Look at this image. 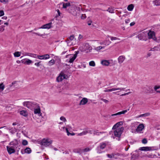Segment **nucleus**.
Here are the masks:
<instances>
[{"mask_svg": "<svg viewBox=\"0 0 160 160\" xmlns=\"http://www.w3.org/2000/svg\"><path fill=\"white\" fill-rule=\"evenodd\" d=\"M22 144L23 146H26L28 144V142L26 140H22Z\"/></svg>", "mask_w": 160, "mask_h": 160, "instance_id": "ea45409f", "label": "nucleus"}, {"mask_svg": "<svg viewBox=\"0 0 160 160\" xmlns=\"http://www.w3.org/2000/svg\"><path fill=\"white\" fill-rule=\"evenodd\" d=\"M114 11L115 9H114V8L112 7H109L108 9L106 10V11L112 13H114Z\"/></svg>", "mask_w": 160, "mask_h": 160, "instance_id": "a878e982", "label": "nucleus"}, {"mask_svg": "<svg viewBox=\"0 0 160 160\" xmlns=\"http://www.w3.org/2000/svg\"><path fill=\"white\" fill-rule=\"evenodd\" d=\"M84 130H87V133H90V134H92V133L93 131L92 130H90L89 129H85Z\"/></svg>", "mask_w": 160, "mask_h": 160, "instance_id": "c03bdc74", "label": "nucleus"}, {"mask_svg": "<svg viewBox=\"0 0 160 160\" xmlns=\"http://www.w3.org/2000/svg\"><path fill=\"white\" fill-rule=\"evenodd\" d=\"M160 88V86L159 85H156L154 87V90L158 93H160V91L158 90V89L159 88Z\"/></svg>", "mask_w": 160, "mask_h": 160, "instance_id": "f704fd0d", "label": "nucleus"}, {"mask_svg": "<svg viewBox=\"0 0 160 160\" xmlns=\"http://www.w3.org/2000/svg\"><path fill=\"white\" fill-rule=\"evenodd\" d=\"M87 133V130H85L83 131L82 132L79 133L78 135L79 136H81L82 135H83L86 134Z\"/></svg>", "mask_w": 160, "mask_h": 160, "instance_id": "e433bc0d", "label": "nucleus"}, {"mask_svg": "<svg viewBox=\"0 0 160 160\" xmlns=\"http://www.w3.org/2000/svg\"><path fill=\"white\" fill-rule=\"evenodd\" d=\"M102 47L101 46H99L96 49L97 50H99L102 49Z\"/></svg>", "mask_w": 160, "mask_h": 160, "instance_id": "bf43d9fd", "label": "nucleus"}, {"mask_svg": "<svg viewBox=\"0 0 160 160\" xmlns=\"http://www.w3.org/2000/svg\"><path fill=\"white\" fill-rule=\"evenodd\" d=\"M129 110V109L123 110L122 111L118 112L116 113L112 114L111 115V116H117V115H120L122 114H124Z\"/></svg>", "mask_w": 160, "mask_h": 160, "instance_id": "f3484780", "label": "nucleus"}, {"mask_svg": "<svg viewBox=\"0 0 160 160\" xmlns=\"http://www.w3.org/2000/svg\"><path fill=\"white\" fill-rule=\"evenodd\" d=\"M4 27H5V26L4 25L1 26L0 27V32H1V31L2 32L4 30Z\"/></svg>", "mask_w": 160, "mask_h": 160, "instance_id": "09e8293b", "label": "nucleus"}, {"mask_svg": "<svg viewBox=\"0 0 160 160\" xmlns=\"http://www.w3.org/2000/svg\"><path fill=\"white\" fill-rule=\"evenodd\" d=\"M139 150L141 151H151L152 150V148L151 147H140L139 148Z\"/></svg>", "mask_w": 160, "mask_h": 160, "instance_id": "dca6fc26", "label": "nucleus"}, {"mask_svg": "<svg viewBox=\"0 0 160 160\" xmlns=\"http://www.w3.org/2000/svg\"><path fill=\"white\" fill-rule=\"evenodd\" d=\"M41 61H40L39 62H36L35 63V65L37 66V67H39L40 64V63L41 62Z\"/></svg>", "mask_w": 160, "mask_h": 160, "instance_id": "864d4df0", "label": "nucleus"}, {"mask_svg": "<svg viewBox=\"0 0 160 160\" xmlns=\"http://www.w3.org/2000/svg\"><path fill=\"white\" fill-rule=\"evenodd\" d=\"M1 2H8V0H0Z\"/></svg>", "mask_w": 160, "mask_h": 160, "instance_id": "0e129e2a", "label": "nucleus"}, {"mask_svg": "<svg viewBox=\"0 0 160 160\" xmlns=\"http://www.w3.org/2000/svg\"><path fill=\"white\" fill-rule=\"evenodd\" d=\"M20 141L17 139H14L10 142L9 144V145L7 146V149L8 153L9 154H11L15 152L16 149H20V148L19 147L20 146Z\"/></svg>", "mask_w": 160, "mask_h": 160, "instance_id": "f257e3e1", "label": "nucleus"}, {"mask_svg": "<svg viewBox=\"0 0 160 160\" xmlns=\"http://www.w3.org/2000/svg\"><path fill=\"white\" fill-rule=\"evenodd\" d=\"M32 53H26L25 55L29 56L32 57Z\"/></svg>", "mask_w": 160, "mask_h": 160, "instance_id": "052dcab7", "label": "nucleus"}, {"mask_svg": "<svg viewBox=\"0 0 160 160\" xmlns=\"http://www.w3.org/2000/svg\"><path fill=\"white\" fill-rule=\"evenodd\" d=\"M21 62L22 63L27 65H29L33 62L31 60L27 58L22 59L21 60Z\"/></svg>", "mask_w": 160, "mask_h": 160, "instance_id": "f8f14e48", "label": "nucleus"}, {"mask_svg": "<svg viewBox=\"0 0 160 160\" xmlns=\"http://www.w3.org/2000/svg\"><path fill=\"white\" fill-rule=\"evenodd\" d=\"M144 126L143 124H140L137 126L135 124L133 123L132 124V129H133L134 128H137L135 129L136 132L138 133H141V132L144 129Z\"/></svg>", "mask_w": 160, "mask_h": 160, "instance_id": "39448f33", "label": "nucleus"}, {"mask_svg": "<svg viewBox=\"0 0 160 160\" xmlns=\"http://www.w3.org/2000/svg\"><path fill=\"white\" fill-rule=\"evenodd\" d=\"M52 22H50L48 23L42 25L40 28L43 29H49L51 28Z\"/></svg>", "mask_w": 160, "mask_h": 160, "instance_id": "4468645a", "label": "nucleus"}, {"mask_svg": "<svg viewBox=\"0 0 160 160\" xmlns=\"http://www.w3.org/2000/svg\"><path fill=\"white\" fill-rule=\"evenodd\" d=\"M94 133H93V135H97L99 136L100 135V134H102L104 133H105V132H99L98 131V130H94Z\"/></svg>", "mask_w": 160, "mask_h": 160, "instance_id": "bb28decb", "label": "nucleus"}, {"mask_svg": "<svg viewBox=\"0 0 160 160\" xmlns=\"http://www.w3.org/2000/svg\"><path fill=\"white\" fill-rule=\"evenodd\" d=\"M91 150V148H86L84 149H82L83 153L84 152H87L90 151Z\"/></svg>", "mask_w": 160, "mask_h": 160, "instance_id": "58836bf2", "label": "nucleus"}, {"mask_svg": "<svg viewBox=\"0 0 160 160\" xmlns=\"http://www.w3.org/2000/svg\"><path fill=\"white\" fill-rule=\"evenodd\" d=\"M89 65L90 66L94 67L95 66V64L93 61H91L89 62Z\"/></svg>", "mask_w": 160, "mask_h": 160, "instance_id": "79ce46f5", "label": "nucleus"}, {"mask_svg": "<svg viewBox=\"0 0 160 160\" xmlns=\"http://www.w3.org/2000/svg\"><path fill=\"white\" fill-rule=\"evenodd\" d=\"M68 38L70 40L72 41L74 38V36L73 35H71Z\"/></svg>", "mask_w": 160, "mask_h": 160, "instance_id": "603ef678", "label": "nucleus"}, {"mask_svg": "<svg viewBox=\"0 0 160 160\" xmlns=\"http://www.w3.org/2000/svg\"><path fill=\"white\" fill-rule=\"evenodd\" d=\"M123 121H120L117 122L115 124L112 128V129H115L118 128L120 125H122L123 124Z\"/></svg>", "mask_w": 160, "mask_h": 160, "instance_id": "6ab92c4d", "label": "nucleus"}, {"mask_svg": "<svg viewBox=\"0 0 160 160\" xmlns=\"http://www.w3.org/2000/svg\"><path fill=\"white\" fill-rule=\"evenodd\" d=\"M57 12H58V16H60V14H61V13H60V11L59 10V9H58L57 10Z\"/></svg>", "mask_w": 160, "mask_h": 160, "instance_id": "338daca9", "label": "nucleus"}, {"mask_svg": "<svg viewBox=\"0 0 160 160\" xmlns=\"http://www.w3.org/2000/svg\"><path fill=\"white\" fill-rule=\"evenodd\" d=\"M101 63L102 65L105 66H108L110 64V62L106 60H103L102 61H101Z\"/></svg>", "mask_w": 160, "mask_h": 160, "instance_id": "393cba45", "label": "nucleus"}, {"mask_svg": "<svg viewBox=\"0 0 160 160\" xmlns=\"http://www.w3.org/2000/svg\"><path fill=\"white\" fill-rule=\"evenodd\" d=\"M154 91V90L151 87H148L147 90L145 91V92L147 93H153Z\"/></svg>", "mask_w": 160, "mask_h": 160, "instance_id": "4be33fe9", "label": "nucleus"}, {"mask_svg": "<svg viewBox=\"0 0 160 160\" xmlns=\"http://www.w3.org/2000/svg\"><path fill=\"white\" fill-rule=\"evenodd\" d=\"M66 130L67 133V135L68 136H69L71 134V133L69 132V131H68V128H66Z\"/></svg>", "mask_w": 160, "mask_h": 160, "instance_id": "4d7b16f0", "label": "nucleus"}, {"mask_svg": "<svg viewBox=\"0 0 160 160\" xmlns=\"http://www.w3.org/2000/svg\"><path fill=\"white\" fill-rule=\"evenodd\" d=\"M111 41H108L107 40H105L101 43V44H104L105 45H109L110 43H111Z\"/></svg>", "mask_w": 160, "mask_h": 160, "instance_id": "7c9ffc66", "label": "nucleus"}, {"mask_svg": "<svg viewBox=\"0 0 160 160\" xmlns=\"http://www.w3.org/2000/svg\"><path fill=\"white\" fill-rule=\"evenodd\" d=\"M71 4L70 3H63V8H66L67 7L70 6Z\"/></svg>", "mask_w": 160, "mask_h": 160, "instance_id": "c85d7f7f", "label": "nucleus"}, {"mask_svg": "<svg viewBox=\"0 0 160 160\" xmlns=\"http://www.w3.org/2000/svg\"><path fill=\"white\" fill-rule=\"evenodd\" d=\"M150 115V113L148 112V113H144V114H142L138 116V117H146V116H149Z\"/></svg>", "mask_w": 160, "mask_h": 160, "instance_id": "473e14b6", "label": "nucleus"}, {"mask_svg": "<svg viewBox=\"0 0 160 160\" xmlns=\"http://www.w3.org/2000/svg\"><path fill=\"white\" fill-rule=\"evenodd\" d=\"M124 130L123 127L116 128L114 131V135L115 137H118V140L120 139V137Z\"/></svg>", "mask_w": 160, "mask_h": 160, "instance_id": "0eeeda50", "label": "nucleus"}, {"mask_svg": "<svg viewBox=\"0 0 160 160\" xmlns=\"http://www.w3.org/2000/svg\"><path fill=\"white\" fill-rule=\"evenodd\" d=\"M148 141L146 138H144L142 140V143L143 144H146L147 143Z\"/></svg>", "mask_w": 160, "mask_h": 160, "instance_id": "49530a36", "label": "nucleus"}, {"mask_svg": "<svg viewBox=\"0 0 160 160\" xmlns=\"http://www.w3.org/2000/svg\"><path fill=\"white\" fill-rule=\"evenodd\" d=\"M135 23L134 22H131L130 23V26H132L134 25H135Z\"/></svg>", "mask_w": 160, "mask_h": 160, "instance_id": "69168bd1", "label": "nucleus"}, {"mask_svg": "<svg viewBox=\"0 0 160 160\" xmlns=\"http://www.w3.org/2000/svg\"><path fill=\"white\" fill-rule=\"evenodd\" d=\"M106 146V142L100 143L96 148L97 152L98 153H101L103 152V150L105 148Z\"/></svg>", "mask_w": 160, "mask_h": 160, "instance_id": "20e7f679", "label": "nucleus"}, {"mask_svg": "<svg viewBox=\"0 0 160 160\" xmlns=\"http://www.w3.org/2000/svg\"><path fill=\"white\" fill-rule=\"evenodd\" d=\"M52 141L50 139L44 138L42 140V141L40 143V144L42 145L45 147H47L49 146L52 143Z\"/></svg>", "mask_w": 160, "mask_h": 160, "instance_id": "423d86ee", "label": "nucleus"}, {"mask_svg": "<svg viewBox=\"0 0 160 160\" xmlns=\"http://www.w3.org/2000/svg\"><path fill=\"white\" fill-rule=\"evenodd\" d=\"M33 110H34V113L35 114H41V112L40 108L39 105L36 108H35V109H34Z\"/></svg>", "mask_w": 160, "mask_h": 160, "instance_id": "a211bd4d", "label": "nucleus"}, {"mask_svg": "<svg viewBox=\"0 0 160 160\" xmlns=\"http://www.w3.org/2000/svg\"><path fill=\"white\" fill-rule=\"evenodd\" d=\"M134 8V6L133 4H131L129 5L127 8L128 10L129 11H132Z\"/></svg>", "mask_w": 160, "mask_h": 160, "instance_id": "c756f323", "label": "nucleus"}, {"mask_svg": "<svg viewBox=\"0 0 160 160\" xmlns=\"http://www.w3.org/2000/svg\"><path fill=\"white\" fill-rule=\"evenodd\" d=\"M21 52H16L14 53V55L15 57H18L20 56Z\"/></svg>", "mask_w": 160, "mask_h": 160, "instance_id": "c9c22d12", "label": "nucleus"}, {"mask_svg": "<svg viewBox=\"0 0 160 160\" xmlns=\"http://www.w3.org/2000/svg\"><path fill=\"white\" fill-rule=\"evenodd\" d=\"M154 4L156 6L160 5V0H155L153 1Z\"/></svg>", "mask_w": 160, "mask_h": 160, "instance_id": "cd10ccee", "label": "nucleus"}, {"mask_svg": "<svg viewBox=\"0 0 160 160\" xmlns=\"http://www.w3.org/2000/svg\"><path fill=\"white\" fill-rule=\"evenodd\" d=\"M7 18V17L6 16H4L2 18V19L6 20Z\"/></svg>", "mask_w": 160, "mask_h": 160, "instance_id": "774afa93", "label": "nucleus"}, {"mask_svg": "<svg viewBox=\"0 0 160 160\" xmlns=\"http://www.w3.org/2000/svg\"><path fill=\"white\" fill-rule=\"evenodd\" d=\"M125 88H115V89H116V90H124Z\"/></svg>", "mask_w": 160, "mask_h": 160, "instance_id": "e2e57ef3", "label": "nucleus"}, {"mask_svg": "<svg viewBox=\"0 0 160 160\" xmlns=\"http://www.w3.org/2000/svg\"><path fill=\"white\" fill-rule=\"evenodd\" d=\"M33 34H35L37 35H38V36H42L43 35H44V34H39V33H36V32H32Z\"/></svg>", "mask_w": 160, "mask_h": 160, "instance_id": "13d9d810", "label": "nucleus"}, {"mask_svg": "<svg viewBox=\"0 0 160 160\" xmlns=\"http://www.w3.org/2000/svg\"><path fill=\"white\" fill-rule=\"evenodd\" d=\"M50 58V56L48 54H46L42 55H38V59L41 60L47 59Z\"/></svg>", "mask_w": 160, "mask_h": 160, "instance_id": "9b49d317", "label": "nucleus"}, {"mask_svg": "<svg viewBox=\"0 0 160 160\" xmlns=\"http://www.w3.org/2000/svg\"><path fill=\"white\" fill-rule=\"evenodd\" d=\"M68 78V76L63 72H61L59 76L57 77L56 80H63V79H66Z\"/></svg>", "mask_w": 160, "mask_h": 160, "instance_id": "6e6552de", "label": "nucleus"}, {"mask_svg": "<svg viewBox=\"0 0 160 160\" xmlns=\"http://www.w3.org/2000/svg\"><path fill=\"white\" fill-rule=\"evenodd\" d=\"M125 59V57L124 56H121L119 57L118 58V62L121 64L122 63L123 61Z\"/></svg>", "mask_w": 160, "mask_h": 160, "instance_id": "b1692460", "label": "nucleus"}, {"mask_svg": "<svg viewBox=\"0 0 160 160\" xmlns=\"http://www.w3.org/2000/svg\"><path fill=\"white\" fill-rule=\"evenodd\" d=\"M108 37L110 38H111V40L112 41L113 40H117V39H118L119 40H120L119 38H118L116 37H111V36H108Z\"/></svg>", "mask_w": 160, "mask_h": 160, "instance_id": "a19ab883", "label": "nucleus"}, {"mask_svg": "<svg viewBox=\"0 0 160 160\" xmlns=\"http://www.w3.org/2000/svg\"><path fill=\"white\" fill-rule=\"evenodd\" d=\"M60 120L63 121L64 122H65L66 121H67L65 118L63 116L61 117L60 118Z\"/></svg>", "mask_w": 160, "mask_h": 160, "instance_id": "a18cd8bd", "label": "nucleus"}, {"mask_svg": "<svg viewBox=\"0 0 160 160\" xmlns=\"http://www.w3.org/2000/svg\"><path fill=\"white\" fill-rule=\"evenodd\" d=\"M5 88V86L3 83L0 84V92L2 91Z\"/></svg>", "mask_w": 160, "mask_h": 160, "instance_id": "2f4dec72", "label": "nucleus"}, {"mask_svg": "<svg viewBox=\"0 0 160 160\" xmlns=\"http://www.w3.org/2000/svg\"><path fill=\"white\" fill-rule=\"evenodd\" d=\"M147 35L148 36V38L149 39L152 38L154 40L156 39V38L155 37V33L153 31H150L149 32H147Z\"/></svg>", "mask_w": 160, "mask_h": 160, "instance_id": "1a4fd4ad", "label": "nucleus"}, {"mask_svg": "<svg viewBox=\"0 0 160 160\" xmlns=\"http://www.w3.org/2000/svg\"><path fill=\"white\" fill-rule=\"evenodd\" d=\"M79 52V51L75 52V54L73 55V56L72 57H70L68 61L70 63H73L74 60L76 58Z\"/></svg>", "mask_w": 160, "mask_h": 160, "instance_id": "9d476101", "label": "nucleus"}, {"mask_svg": "<svg viewBox=\"0 0 160 160\" xmlns=\"http://www.w3.org/2000/svg\"><path fill=\"white\" fill-rule=\"evenodd\" d=\"M32 152L31 149L29 148H26L24 150V152L22 150L21 151V153L22 154H24L25 153L30 154Z\"/></svg>", "mask_w": 160, "mask_h": 160, "instance_id": "2eb2a0df", "label": "nucleus"}, {"mask_svg": "<svg viewBox=\"0 0 160 160\" xmlns=\"http://www.w3.org/2000/svg\"><path fill=\"white\" fill-rule=\"evenodd\" d=\"M116 89H115V88H113L112 89H108L106 90H105V92H112V91H115Z\"/></svg>", "mask_w": 160, "mask_h": 160, "instance_id": "37998d69", "label": "nucleus"}, {"mask_svg": "<svg viewBox=\"0 0 160 160\" xmlns=\"http://www.w3.org/2000/svg\"><path fill=\"white\" fill-rule=\"evenodd\" d=\"M82 149L81 148L75 149L73 150V152L76 153H79L80 154H82L83 153Z\"/></svg>", "mask_w": 160, "mask_h": 160, "instance_id": "412c9836", "label": "nucleus"}, {"mask_svg": "<svg viewBox=\"0 0 160 160\" xmlns=\"http://www.w3.org/2000/svg\"><path fill=\"white\" fill-rule=\"evenodd\" d=\"M88 101V100L87 98H83L80 101L79 105H83L86 104Z\"/></svg>", "mask_w": 160, "mask_h": 160, "instance_id": "aec40b11", "label": "nucleus"}, {"mask_svg": "<svg viewBox=\"0 0 160 160\" xmlns=\"http://www.w3.org/2000/svg\"><path fill=\"white\" fill-rule=\"evenodd\" d=\"M160 47V45H159V46H156L154 47L153 48V49H154L155 50H158V49L159 50Z\"/></svg>", "mask_w": 160, "mask_h": 160, "instance_id": "8fccbe9b", "label": "nucleus"}, {"mask_svg": "<svg viewBox=\"0 0 160 160\" xmlns=\"http://www.w3.org/2000/svg\"><path fill=\"white\" fill-rule=\"evenodd\" d=\"M130 22V19H127L125 20V22L126 24Z\"/></svg>", "mask_w": 160, "mask_h": 160, "instance_id": "680f3d73", "label": "nucleus"}, {"mask_svg": "<svg viewBox=\"0 0 160 160\" xmlns=\"http://www.w3.org/2000/svg\"><path fill=\"white\" fill-rule=\"evenodd\" d=\"M48 64L49 66L53 65L55 63V61L54 59H52L48 62Z\"/></svg>", "mask_w": 160, "mask_h": 160, "instance_id": "4c0bfd02", "label": "nucleus"}, {"mask_svg": "<svg viewBox=\"0 0 160 160\" xmlns=\"http://www.w3.org/2000/svg\"><path fill=\"white\" fill-rule=\"evenodd\" d=\"M23 105L31 110H33L39 104L35 102L26 101L23 102Z\"/></svg>", "mask_w": 160, "mask_h": 160, "instance_id": "f03ea898", "label": "nucleus"}, {"mask_svg": "<svg viewBox=\"0 0 160 160\" xmlns=\"http://www.w3.org/2000/svg\"><path fill=\"white\" fill-rule=\"evenodd\" d=\"M4 13L3 10L0 11V17L3 16L4 15Z\"/></svg>", "mask_w": 160, "mask_h": 160, "instance_id": "3c124183", "label": "nucleus"}, {"mask_svg": "<svg viewBox=\"0 0 160 160\" xmlns=\"http://www.w3.org/2000/svg\"><path fill=\"white\" fill-rule=\"evenodd\" d=\"M136 158V156L134 154H133L131 157V159L132 160H134Z\"/></svg>", "mask_w": 160, "mask_h": 160, "instance_id": "6e6d98bb", "label": "nucleus"}, {"mask_svg": "<svg viewBox=\"0 0 160 160\" xmlns=\"http://www.w3.org/2000/svg\"><path fill=\"white\" fill-rule=\"evenodd\" d=\"M20 114L24 116H27V112L26 111L22 110L20 111Z\"/></svg>", "mask_w": 160, "mask_h": 160, "instance_id": "72a5a7b5", "label": "nucleus"}, {"mask_svg": "<svg viewBox=\"0 0 160 160\" xmlns=\"http://www.w3.org/2000/svg\"><path fill=\"white\" fill-rule=\"evenodd\" d=\"M147 35V32H142L139 34L137 37L140 40L143 39L144 36Z\"/></svg>", "mask_w": 160, "mask_h": 160, "instance_id": "ddd939ff", "label": "nucleus"}, {"mask_svg": "<svg viewBox=\"0 0 160 160\" xmlns=\"http://www.w3.org/2000/svg\"><path fill=\"white\" fill-rule=\"evenodd\" d=\"M101 100L102 101H103V102H104L105 103H107L108 102V100L104 99H103V98H102L101 99Z\"/></svg>", "mask_w": 160, "mask_h": 160, "instance_id": "5fc2aeb1", "label": "nucleus"}, {"mask_svg": "<svg viewBox=\"0 0 160 160\" xmlns=\"http://www.w3.org/2000/svg\"><path fill=\"white\" fill-rule=\"evenodd\" d=\"M60 84H63L62 85V86H64L65 88H66V86H68V84L67 83L65 82V81H57Z\"/></svg>", "mask_w": 160, "mask_h": 160, "instance_id": "5701e85b", "label": "nucleus"}, {"mask_svg": "<svg viewBox=\"0 0 160 160\" xmlns=\"http://www.w3.org/2000/svg\"><path fill=\"white\" fill-rule=\"evenodd\" d=\"M32 57L34 58H38V55L32 53Z\"/></svg>", "mask_w": 160, "mask_h": 160, "instance_id": "de8ad7c7", "label": "nucleus"}, {"mask_svg": "<svg viewBox=\"0 0 160 160\" xmlns=\"http://www.w3.org/2000/svg\"><path fill=\"white\" fill-rule=\"evenodd\" d=\"M106 155L108 158L113 160L118 159L120 157L124 156L123 154L118 152H114L111 154H107Z\"/></svg>", "mask_w": 160, "mask_h": 160, "instance_id": "7ed1b4c3", "label": "nucleus"}]
</instances>
